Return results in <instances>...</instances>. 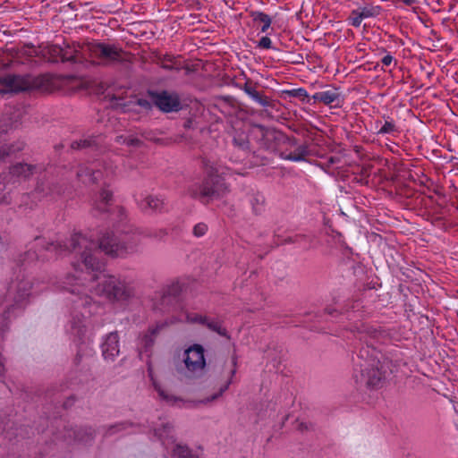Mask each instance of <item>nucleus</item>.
Here are the masks:
<instances>
[{
  "label": "nucleus",
  "mask_w": 458,
  "mask_h": 458,
  "mask_svg": "<svg viewBox=\"0 0 458 458\" xmlns=\"http://www.w3.org/2000/svg\"><path fill=\"white\" fill-rule=\"evenodd\" d=\"M69 248L79 256V259L72 262L74 275L66 276L64 287L77 294L81 305L89 304L90 299L85 293V281L90 283V292L104 295L110 301H125L134 296L135 291L131 282L101 270L102 263L96 258L97 247L92 241L81 233H75L70 240Z\"/></svg>",
  "instance_id": "nucleus-1"
},
{
  "label": "nucleus",
  "mask_w": 458,
  "mask_h": 458,
  "mask_svg": "<svg viewBox=\"0 0 458 458\" xmlns=\"http://www.w3.org/2000/svg\"><path fill=\"white\" fill-rule=\"evenodd\" d=\"M392 372V364L389 360H373L361 364L360 369L354 371L353 379L357 384L369 388H380Z\"/></svg>",
  "instance_id": "nucleus-2"
},
{
  "label": "nucleus",
  "mask_w": 458,
  "mask_h": 458,
  "mask_svg": "<svg viewBox=\"0 0 458 458\" xmlns=\"http://www.w3.org/2000/svg\"><path fill=\"white\" fill-rule=\"evenodd\" d=\"M93 63L107 64L123 58V51L115 45L101 42H89L82 47Z\"/></svg>",
  "instance_id": "nucleus-3"
},
{
  "label": "nucleus",
  "mask_w": 458,
  "mask_h": 458,
  "mask_svg": "<svg viewBox=\"0 0 458 458\" xmlns=\"http://www.w3.org/2000/svg\"><path fill=\"white\" fill-rule=\"evenodd\" d=\"M136 243L137 241L133 236L108 234L101 239L98 248L107 255L118 257L131 250Z\"/></svg>",
  "instance_id": "nucleus-4"
},
{
  "label": "nucleus",
  "mask_w": 458,
  "mask_h": 458,
  "mask_svg": "<svg viewBox=\"0 0 458 458\" xmlns=\"http://www.w3.org/2000/svg\"><path fill=\"white\" fill-rule=\"evenodd\" d=\"M182 361L189 375H201L206 367L203 347L199 344H193L187 348L183 352Z\"/></svg>",
  "instance_id": "nucleus-5"
},
{
  "label": "nucleus",
  "mask_w": 458,
  "mask_h": 458,
  "mask_svg": "<svg viewBox=\"0 0 458 458\" xmlns=\"http://www.w3.org/2000/svg\"><path fill=\"white\" fill-rule=\"evenodd\" d=\"M155 435L162 440L163 445L167 451L172 453L173 456L179 458H199L191 455L187 446L176 443L173 437L170 426L164 425L163 428L155 429Z\"/></svg>",
  "instance_id": "nucleus-6"
},
{
  "label": "nucleus",
  "mask_w": 458,
  "mask_h": 458,
  "mask_svg": "<svg viewBox=\"0 0 458 458\" xmlns=\"http://www.w3.org/2000/svg\"><path fill=\"white\" fill-rule=\"evenodd\" d=\"M207 174L208 179L201 188L200 194L211 199L220 198L226 192L227 187L223 182L221 176L217 174L216 168H207Z\"/></svg>",
  "instance_id": "nucleus-7"
},
{
  "label": "nucleus",
  "mask_w": 458,
  "mask_h": 458,
  "mask_svg": "<svg viewBox=\"0 0 458 458\" xmlns=\"http://www.w3.org/2000/svg\"><path fill=\"white\" fill-rule=\"evenodd\" d=\"M177 321L206 326L208 328L216 331L220 335H225V331L219 322L209 319L207 317L202 316L200 314L188 312L187 310H182L181 312L177 318Z\"/></svg>",
  "instance_id": "nucleus-8"
},
{
  "label": "nucleus",
  "mask_w": 458,
  "mask_h": 458,
  "mask_svg": "<svg viewBox=\"0 0 458 458\" xmlns=\"http://www.w3.org/2000/svg\"><path fill=\"white\" fill-rule=\"evenodd\" d=\"M156 106L164 112L177 111L180 108V101L176 95L163 92L155 98Z\"/></svg>",
  "instance_id": "nucleus-9"
},
{
  "label": "nucleus",
  "mask_w": 458,
  "mask_h": 458,
  "mask_svg": "<svg viewBox=\"0 0 458 458\" xmlns=\"http://www.w3.org/2000/svg\"><path fill=\"white\" fill-rule=\"evenodd\" d=\"M119 337L116 333L109 334L102 344V353L106 360H114L119 354Z\"/></svg>",
  "instance_id": "nucleus-10"
},
{
  "label": "nucleus",
  "mask_w": 458,
  "mask_h": 458,
  "mask_svg": "<svg viewBox=\"0 0 458 458\" xmlns=\"http://www.w3.org/2000/svg\"><path fill=\"white\" fill-rule=\"evenodd\" d=\"M84 45H72V46H65V47H63V53H62V60L61 62H66V61H73L81 63L83 60H86L88 58L87 52H84L82 50V47Z\"/></svg>",
  "instance_id": "nucleus-11"
},
{
  "label": "nucleus",
  "mask_w": 458,
  "mask_h": 458,
  "mask_svg": "<svg viewBox=\"0 0 458 458\" xmlns=\"http://www.w3.org/2000/svg\"><path fill=\"white\" fill-rule=\"evenodd\" d=\"M139 206L143 210L158 211L163 208L164 201L157 196L148 195L138 199Z\"/></svg>",
  "instance_id": "nucleus-12"
},
{
  "label": "nucleus",
  "mask_w": 458,
  "mask_h": 458,
  "mask_svg": "<svg viewBox=\"0 0 458 458\" xmlns=\"http://www.w3.org/2000/svg\"><path fill=\"white\" fill-rule=\"evenodd\" d=\"M42 56L48 62L56 63L62 60L63 47L57 45H47L41 50Z\"/></svg>",
  "instance_id": "nucleus-13"
},
{
  "label": "nucleus",
  "mask_w": 458,
  "mask_h": 458,
  "mask_svg": "<svg viewBox=\"0 0 458 458\" xmlns=\"http://www.w3.org/2000/svg\"><path fill=\"white\" fill-rule=\"evenodd\" d=\"M250 16L255 23L261 24V32H266L270 28L272 19L269 15L259 11H254L251 12Z\"/></svg>",
  "instance_id": "nucleus-14"
},
{
  "label": "nucleus",
  "mask_w": 458,
  "mask_h": 458,
  "mask_svg": "<svg viewBox=\"0 0 458 458\" xmlns=\"http://www.w3.org/2000/svg\"><path fill=\"white\" fill-rule=\"evenodd\" d=\"M30 288H31V286L29 282H22L20 284V285L18 286V289H17V293L14 296V301L17 305L21 304L23 301H25L29 298V296L30 294Z\"/></svg>",
  "instance_id": "nucleus-15"
},
{
  "label": "nucleus",
  "mask_w": 458,
  "mask_h": 458,
  "mask_svg": "<svg viewBox=\"0 0 458 458\" xmlns=\"http://www.w3.org/2000/svg\"><path fill=\"white\" fill-rule=\"evenodd\" d=\"M338 94L334 90L321 91L316 94L315 98L326 105H330L338 99Z\"/></svg>",
  "instance_id": "nucleus-16"
},
{
  "label": "nucleus",
  "mask_w": 458,
  "mask_h": 458,
  "mask_svg": "<svg viewBox=\"0 0 458 458\" xmlns=\"http://www.w3.org/2000/svg\"><path fill=\"white\" fill-rule=\"evenodd\" d=\"M308 155H309V150H308L307 147L304 145H301V146H299L293 152L289 153L285 158L288 160L299 162V161L304 160Z\"/></svg>",
  "instance_id": "nucleus-17"
},
{
  "label": "nucleus",
  "mask_w": 458,
  "mask_h": 458,
  "mask_svg": "<svg viewBox=\"0 0 458 458\" xmlns=\"http://www.w3.org/2000/svg\"><path fill=\"white\" fill-rule=\"evenodd\" d=\"M32 173V167L27 164H18L11 169V174L16 177H27Z\"/></svg>",
  "instance_id": "nucleus-18"
},
{
  "label": "nucleus",
  "mask_w": 458,
  "mask_h": 458,
  "mask_svg": "<svg viewBox=\"0 0 458 458\" xmlns=\"http://www.w3.org/2000/svg\"><path fill=\"white\" fill-rule=\"evenodd\" d=\"M357 10L360 13L363 20L369 17L377 16L379 13V8L375 6H364Z\"/></svg>",
  "instance_id": "nucleus-19"
},
{
  "label": "nucleus",
  "mask_w": 458,
  "mask_h": 458,
  "mask_svg": "<svg viewBox=\"0 0 458 458\" xmlns=\"http://www.w3.org/2000/svg\"><path fill=\"white\" fill-rule=\"evenodd\" d=\"M397 132V128L392 121H386L385 123L378 130L380 134H394Z\"/></svg>",
  "instance_id": "nucleus-20"
},
{
  "label": "nucleus",
  "mask_w": 458,
  "mask_h": 458,
  "mask_svg": "<svg viewBox=\"0 0 458 458\" xmlns=\"http://www.w3.org/2000/svg\"><path fill=\"white\" fill-rule=\"evenodd\" d=\"M265 203V199L262 195H256L251 199V205L254 212L259 213L262 210V208Z\"/></svg>",
  "instance_id": "nucleus-21"
},
{
  "label": "nucleus",
  "mask_w": 458,
  "mask_h": 458,
  "mask_svg": "<svg viewBox=\"0 0 458 458\" xmlns=\"http://www.w3.org/2000/svg\"><path fill=\"white\" fill-rule=\"evenodd\" d=\"M349 22L354 27H360L363 19L358 10H354L349 16Z\"/></svg>",
  "instance_id": "nucleus-22"
},
{
  "label": "nucleus",
  "mask_w": 458,
  "mask_h": 458,
  "mask_svg": "<svg viewBox=\"0 0 458 458\" xmlns=\"http://www.w3.org/2000/svg\"><path fill=\"white\" fill-rule=\"evenodd\" d=\"M100 198H101V205L98 206L97 208L102 211H105L106 210L105 205H106L111 200L112 193L107 190H104L100 193Z\"/></svg>",
  "instance_id": "nucleus-23"
},
{
  "label": "nucleus",
  "mask_w": 458,
  "mask_h": 458,
  "mask_svg": "<svg viewBox=\"0 0 458 458\" xmlns=\"http://www.w3.org/2000/svg\"><path fill=\"white\" fill-rule=\"evenodd\" d=\"M154 386H155V388L157 389V391L158 392L159 395L165 401L169 402V403H173V402H175V398L168 394L165 390L162 389L159 386H157L156 383H154Z\"/></svg>",
  "instance_id": "nucleus-24"
},
{
  "label": "nucleus",
  "mask_w": 458,
  "mask_h": 458,
  "mask_svg": "<svg viewBox=\"0 0 458 458\" xmlns=\"http://www.w3.org/2000/svg\"><path fill=\"white\" fill-rule=\"evenodd\" d=\"M208 231V225L204 223L197 224L193 228V233L197 237L203 236Z\"/></svg>",
  "instance_id": "nucleus-25"
},
{
  "label": "nucleus",
  "mask_w": 458,
  "mask_h": 458,
  "mask_svg": "<svg viewBox=\"0 0 458 458\" xmlns=\"http://www.w3.org/2000/svg\"><path fill=\"white\" fill-rule=\"evenodd\" d=\"M21 79L18 76H13L9 78V83L12 85L14 90H24L26 89L25 86L20 85V81Z\"/></svg>",
  "instance_id": "nucleus-26"
},
{
  "label": "nucleus",
  "mask_w": 458,
  "mask_h": 458,
  "mask_svg": "<svg viewBox=\"0 0 458 458\" xmlns=\"http://www.w3.org/2000/svg\"><path fill=\"white\" fill-rule=\"evenodd\" d=\"M161 64L165 69H173L176 66V62L173 56L167 55L162 60Z\"/></svg>",
  "instance_id": "nucleus-27"
},
{
  "label": "nucleus",
  "mask_w": 458,
  "mask_h": 458,
  "mask_svg": "<svg viewBox=\"0 0 458 458\" xmlns=\"http://www.w3.org/2000/svg\"><path fill=\"white\" fill-rule=\"evenodd\" d=\"M258 47H259L261 49H271L272 48L271 39L267 36L262 37L258 43Z\"/></svg>",
  "instance_id": "nucleus-28"
},
{
  "label": "nucleus",
  "mask_w": 458,
  "mask_h": 458,
  "mask_svg": "<svg viewBox=\"0 0 458 458\" xmlns=\"http://www.w3.org/2000/svg\"><path fill=\"white\" fill-rule=\"evenodd\" d=\"M90 177L93 182H98L104 180V174L101 171H95L90 174Z\"/></svg>",
  "instance_id": "nucleus-29"
},
{
  "label": "nucleus",
  "mask_w": 458,
  "mask_h": 458,
  "mask_svg": "<svg viewBox=\"0 0 458 458\" xmlns=\"http://www.w3.org/2000/svg\"><path fill=\"white\" fill-rule=\"evenodd\" d=\"M392 62H393V57L389 55H386L382 58V63L386 66L390 65Z\"/></svg>",
  "instance_id": "nucleus-30"
},
{
  "label": "nucleus",
  "mask_w": 458,
  "mask_h": 458,
  "mask_svg": "<svg viewBox=\"0 0 458 458\" xmlns=\"http://www.w3.org/2000/svg\"><path fill=\"white\" fill-rule=\"evenodd\" d=\"M229 384H230V382H228V383L226 384V386H225V387L221 388V389H220V391H219L216 394L213 395V396L211 397V399H209L208 401H213V400L216 399L218 396H220V395L223 394V392H224V391H225V390L227 389V387H228Z\"/></svg>",
  "instance_id": "nucleus-31"
},
{
  "label": "nucleus",
  "mask_w": 458,
  "mask_h": 458,
  "mask_svg": "<svg viewBox=\"0 0 458 458\" xmlns=\"http://www.w3.org/2000/svg\"><path fill=\"white\" fill-rule=\"evenodd\" d=\"M123 142H125L127 145H136L139 140L136 139H124Z\"/></svg>",
  "instance_id": "nucleus-32"
},
{
  "label": "nucleus",
  "mask_w": 458,
  "mask_h": 458,
  "mask_svg": "<svg viewBox=\"0 0 458 458\" xmlns=\"http://www.w3.org/2000/svg\"><path fill=\"white\" fill-rule=\"evenodd\" d=\"M407 5H412L415 3V0H402Z\"/></svg>",
  "instance_id": "nucleus-33"
},
{
  "label": "nucleus",
  "mask_w": 458,
  "mask_h": 458,
  "mask_svg": "<svg viewBox=\"0 0 458 458\" xmlns=\"http://www.w3.org/2000/svg\"><path fill=\"white\" fill-rule=\"evenodd\" d=\"M89 142H87L86 140L83 141V143L81 145V143H78V147H86L89 146Z\"/></svg>",
  "instance_id": "nucleus-34"
},
{
  "label": "nucleus",
  "mask_w": 458,
  "mask_h": 458,
  "mask_svg": "<svg viewBox=\"0 0 458 458\" xmlns=\"http://www.w3.org/2000/svg\"><path fill=\"white\" fill-rule=\"evenodd\" d=\"M111 174H112V172H106V177L110 176V175H111Z\"/></svg>",
  "instance_id": "nucleus-35"
},
{
  "label": "nucleus",
  "mask_w": 458,
  "mask_h": 458,
  "mask_svg": "<svg viewBox=\"0 0 458 458\" xmlns=\"http://www.w3.org/2000/svg\"><path fill=\"white\" fill-rule=\"evenodd\" d=\"M4 156V153H2V152L0 151V157H3Z\"/></svg>",
  "instance_id": "nucleus-36"
},
{
  "label": "nucleus",
  "mask_w": 458,
  "mask_h": 458,
  "mask_svg": "<svg viewBox=\"0 0 458 458\" xmlns=\"http://www.w3.org/2000/svg\"><path fill=\"white\" fill-rule=\"evenodd\" d=\"M77 333H78V334H79V333H81V327H79V328L77 329Z\"/></svg>",
  "instance_id": "nucleus-37"
},
{
  "label": "nucleus",
  "mask_w": 458,
  "mask_h": 458,
  "mask_svg": "<svg viewBox=\"0 0 458 458\" xmlns=\"http://www.w3.org/2000/svg\"><path fill=\"white\" fill-rule=\"evenodd\" d=\"M235 373V369L232 370V376Z\"/></svg>",
  "instance_id": "nucleus-38"
},
{
  "label": "nucleus",
  "mask_w": 458,
  "mask_h": 458,
  "mask_svg": "<svg viewBox=\"0 0 458 458\" xmlns=\"http://www.w3.org/2000/svg\"><path fill=\"white\" fill-rule=\"evenodd\" d=\"M78 175H79L80 177H82V176H83V174H82L81 173H80Z\"/></svg>",
  "instance_id": "nucleus-39"
}]
</instances>
